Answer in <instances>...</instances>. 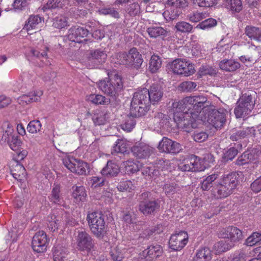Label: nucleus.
I'll return each instance as SVG.
<instances>
[{
	"label": "nucleus",
	"instance_id": "9b49d317",
	"mask_svg": "<svg viewBox=\"0 0 261 261\" xmlns=\"http://www.w3.org/2000/svg\"><path fill=\"white\" fill-rule=\"evenodd\" d=\"M77 248L81 251L90 252L94 246L91 236L85 230H79L76 239Z\"/></svg>",
	"mask_w": 261,
	"mask_h": 261
},
{
	"label": "nucleus",
	"instance_id": "f8f14e48",
	"mask_svg": "<svg viewBox=\"0 0 261 261\" xmlns=\"http://www.w3.org/2000/svg\"><path fill=\"white\" fill-rule=\"evenodd\" d=\"M48 242L46 233L43 231H39L33 237L32 247L35 252L43 253L46 251Z\"/></svg>",
	"mask_w": 261,
	"mask_h": 261
},
{
	"label": "nucleus",
	"instance_id": "79ce46f5",
	"mask_svg": "<svg viewBox=\"0 0 261 261\" xmlns=\"http://www.w3.org/2000/svg\"><path fill=\"white\" fill-rule=\"evenodd\" d=\"M225 6L227 9L236 13L240 12L243 9L241 0H226Z\"/></svg>",
	"mask_w": 261,
	"mask_h": 261
},
{
	"label": "nucleus",
	"instance_id": "4c0bfd02",
	"mask_svg": "<svg viewBox=\"0 0 261 261\" xmlns=\"http://www.w3.org/2000/svg\"><path fill=\"white\" fill-rule=\"evenodd\" d=\"M232 243H229L227 240H221L216 243L213 247V249L216 253H221L226 251L232 247Z\"/></svg>",
	"mask_w": 261,
	"mask_h": 261
},
{
	"label": "nucleus",
	"instance_id": "cd10ccee",
	"mask_svg": "<svg viewBox=\"0 0 261 261\" xmlns=\"http://www.w3.org/2000/svg\"><path fill=\"white\" fill-rule=\"evenodd\" d=\"M245 34L251 40L261 42V29L252 25H247Z\"/></svg>",
	"mask_w": 261,
	"mask_h": 261
},
{
	"label": "nucleus",
	"instance_id": "0e129e2a",
	"mask_svg": "<svg viewBox=\"0 0 261 261\" xmlns=\"http://www.w3.org/2000/svg\"><path fill=\"white\" fill-rule=\"evenodd\" d=\"M187 17L191 22L196 23L205 18V13L198 11L192 12L189 14Z\"/></svg>",
	"mask_w": 261,
	"mask_h": 261
},
{
	"label": "nucleus",
	"instance_id": "e433bc0d",
	"mask_svg": "<svg viewBox=\"0 0 261 261\" xmlns=\"http://www.w3.org/2000/svg\"><path fill=\"white\" fill-rule=\"evenodd\" d=\"M218 177V175L217 174H213L205 178L201 182V188L203 191H208L212 189L215 185V181Z\"/></svg>",
	"mask_w": 261,
	"mask_h": 261
},
{
	"label": "nucleus",
	"instance_id": "2f4dec72",
	"mask_svg": "<svg viewBox=\"0 0 261 261\" xmlns=\"http://www.w3.org/2000/svg\"><path fill=\"white\" fill-rule=\"evenodd\" d=\"M68 3V0H48L42 10L46 11L47 10L63 8Z\"/></svg>",
	"mask_w": 261,
	"mask_h": 261
},
{
	"label": "nucleus",
	"instance_id": "4d7b16f0",
	"mask_svg": "<svg viewBox=\"0 0 261 261\" xmlns=\"http://www.w3.org/2000/svg\"><path fill=\"white\" fill-rule=\"evenodd\" d=\"M182 13L181 10H178L173 8L172 10L165 11L164 13V17L167 21H173L176 19Z\"/></svg>",
	"mask_w": 261,
	"mask_h": 261
},
{
	"label": "nucleus",
	"instance_id": "774afa93",
	"mask_svg": "<svg viewBox=\"0 0 261 261\" xmlns=\"http://www.w3.org/2000/svg\"><path fill=\"white\" fill-rule=\"evenodd\" d=\"M261 241V233L253 232L246 240L247 246H252Z\"/></svg>",
	"mask_w": 261,
	"mask_h": 261
},
{
	"label": "nucleus",
	"instance_id": "a19ab883",
	"mask_svg": "<svg viewBox=\"0 0 261 261\" xmlns=\"http://www.w3.org/2000/svg\"><path fill=\"white\" fill-rule=\"evenodd\" d=\"M147 32L151 38H156L160 36L167 35V31L161 27H151L147 29Z\"/></svg>",
	"mask_w": 261,
	"mask_h": 261
},
{
	"label": "nucleus",
	"instance_id": "c85d7f7f",
	"mask_svg": "<svg viewBox=\"0 0 261 261\" xmlns=\"http://www.w3.org/2000/svg\"><path fill=\"white\" fill-rule=\"evenodd\" d=\"M11 173L14 178L20 181L23 180L27 175L24 167L19 164H17L11 169Z\"/></svg>",
	"mask_w": 261,
	"mask_h": 261
},
{
	"label": "nucleus",
	"instance_id": "39448f33",
	"mask_svg": "<svg viewBox=\"0 0 261 261\" xmlns=\"http://www.w3.org/2000/svg\"><path fill=\"white\" fill-rule=\"evenodd\" d=\"M86 219L93 234L97 238H103L107 229L104 215L100 212H93L87 215Z\"/></svg>",
	"mask_w": 261,
	"mask_h": 261
},
{
	"label": "nucleus",
	"instance_id": "bb28decb",
	"mask_svg": "<svg viewBox=\"0 0 261 261\" xmlns=\"http://www.w3.org/2000/svg\"><path fill=\"white\" fill-rule=\"evenodd\" d=\"M219 65L221 69L228 72L236 71L240 67V64L238 62L231 59L223 60L220 62Z\"/></svg>",
	"mask_w": 261,
	"mask_h": 261
},
{
	"label": "nucleus",
	"instance_id": "8fccbe9b",
	"mask_svg": "<svg viewBox=\"0 0 261 261\" xmlns=\"http://www.w3.org/2000/svg\"><path fill=\"white\" fill-rule=\"evenodd\" d=\"M137 117L134 116L130 113L129 116H127L125 121L121 124L122 129L127 132H130L135 127L136 124V120L135 118Z\"/></svg>",
	"mask_w": 261,
	"mask_h": 261
},
{
	"label": "nucleus",
	"instance_id": "de8ad7c7",
	"mask_svg": "<svg viewBox=\"0 0 261 261\" xmlns=\"http://www.w3.org/2000/svg\"><path fill=\"white\" fill-rule=\"evenodd\" d=\"M186 66V62L180 59H176L172 62L171 68L174 73L181 75L182 71H184L182 69Z\"/></svg>",
	"mask_w": 261,
	"mask_h": 261
},
{
	"label": "nucleus",
	"instance_id": "052dcab7",
	"mask_svg": "<svg viewBox=\"0 0 261 261\" xmlns=\"http://www.w3.org/2000/svg\"><path fill=\"white\" fill-rule=\"evenodd\" d=\"M168 4L178 10H182L188 7L187 0H168Z\"/></svg>",
	"mask_w": 261,
	"mask_h": 261
},
{
	"label": "nucleus",
	"instance_id": "473e14b6",
	"mask_svg": "<svg viewBox=\"0 0 261 261\" xmlns=\"http://www.w3.org/2000/svg\"><path fill=\"white\" fill-rule=\"evenodd\" d=\"M87 99L96 105H107L113 102V100L99 94H91L87 97Z\"/></svg>",
	"mask_w": 261,
	"mask_h": 261
},
{
	"label": "nucleus",
	"instance_id": "dca6fc26",
	"mask_svg": "<svg viewBox=\"0 0 261 261\" xmlns=\"http://www.w3.org/2000/svg\"><path fill=\"white\" fill-rule=\"evenodd\" d=\"M131 151L137 159H145L153 152V148L144 143H139L133 146Z\"/></svg>",
	"mask_w": 261,
	"mask_h": 261
},
{
	"label": "nucleus",
	"instance_id": "20e7f679",
	"mask_svg": "<svg viewBox=\"0 0 261 261\" xmlns=\"http://www.w3.org/2000/svg\"><path fill=\"white\" fill-rule=\"evenodd\" d=\"M198 117L197 113L189 109L185 112H175L173 119L178 128L189 133L197 127L196 119Z\"/></svg>",
	"mask_w": 261,
	"mask_h": 261
},
{
	"label": "nucleus",
	"instance_id": "c03bdc74",
	"mask_svg": "<svg viewBox=\"0 0 261 261\" xmlns=\"http://www.w3.org/2000/svg\"><path fill=\"white\" fill-rule=\"evenodd\" d=\"M259 50L257 47L254 45H250L246 53V57L249 62L256 61L259 58Z\"/></svg>",
	"mask_w": 261,
	"mask_h": 261
},
{
	"label": "nucleus",
	"instance_id": "6ab92c4d",
	"mask_svg": "<svg viewBox=\"0 0 261 261\" xmlns=\"http://www.w3.org/2000/svg\"><path fill=\"white\" fill-rule=\"evenodd\" d=\"M211 192L215 197L221 199L227 197L232 194L233 191L220 180L218 184L215 185V187L211 189Z\"/></svg>",
	"mask_w": 261,
	"mask_h": 261
},
{
	"label": "nucleus",
	"instance_id": "37998d69",
	"mask_svg": "<svg viewBox=\"0 0 261 261\" xmlns=\"http://www.w3.org/2000/svg\"><path fill=\"white\" fill-rule=\"evenodd\" d=\"M186 100H187V97L181 100L172 103V107L174 111V114L175 112H185L184 111L186 109H188L187 111H189L190 105Z\"/></svg>",
	"mask_w": 261,
	"mask_h": 261
},
{
	"label": "nucleus",
	"instance_id": "c756f323",
	"mask_svg": "<svg viewBox=\"0 0 261 261\" xmlns=\"http://www.w3.org/2000/svg\"><path fill=\"white\" fill-rule=\"evenodd\" d=\"M211 259V251L208 248L204 247L197 251L193 261H210Z\"/></svg>",
	"mask_w": 261,
	"mask_h": 261
},
{
	"label": "nucleus",
	"instance_id": "ddd939ff",
	"mask_svg": "<svg viewBox=\"0 0 261 261\" xmlns=\"http://www.w3.org/2000/svg\"><path fill=\"white\" fill-rule=\"evenodd\" d=\"M89 31V29L83 27L73 26L69 30L67 37L72 42L82 43L87 41L86 37Z\"/></svg>",
	"mask_w": 261,
	"mask_h": 261
},
{
	"label": "nucleus",
	"instance_id": "4be33fe9",
	"mask_svg": "<svg viewBox=\"0 0 261 261\" xmlns=\"http://www.w3.org/2000/svg\"><path fill=\"white\" fill-rule=\"evenodd\" d=\"M42 95V92L30 93L28 94H24L18 98L19 104L24 105L33 102H36L40 100V96Z\"/></svg>",
	"mask_w": 261,
	"mask_h": 261
},
{
	"label": "nucleus",
	"instance_id": "f3484780",
	"mask_svg": "<svg viewBox=\"0 0 261 261\" xmlns=\"http://www.w3.org/2000/svg\"><path fill=\"white\" fill-rule=\"evenodd\" d=\"M242 175V173L241 172H233L224 175L221 181L233 191L239 185L240 177Z\"/></svg>",
	"mask_w": 261,
	"mask_h": 261
},
{
	"label": "nucleus",
	"instance_id": "f257e3e1",
	"mask_svg": "<svg viewBox=\"0 0 261 261\" xmlns=\"http://www.w3.org/2000/svg\"><path fill=\"white\" fill-rule=\"evenodd\" d=\"M108 78L100 81L98 83L99 89L104 93L112 97L115 105H118L120 100L117 99L123 87V84L120 75L117 73L113 74L108 73Z\"/></svg>",
	"mask_w": 261,
	"mask_h": 261
},
{
	"label": "nucleus",
	"instance_id": "412c9836",
	"mask_svg": "<svg viewBox=\"0 0 261 261\" xmlns=\"http://www.w3.org/2000/svg\"><path fill=\"white\" fill-rule=\"evenodd\" d=\"M107 55L106 53L100 49H96L94 51H91V57L89 58V60L95 64L96 67H98L100 64L105 63Z\"/></svg>",
	"mask_w": 261,
	"mask_h": 261
},
{
	"label": "nucleus",
	"instance_id": "338daca9",
	"mask_svg": "<svg viewBox=\"0 0 261 261\" xmlns=\"http://www.w3.org/2000/svg\"><path fill=\"white\" fill-rule=\"evenodd\" d=\"M140 167V170L141 171V173L143 176H148L151 177L152 176H157L159 174L158 170L154 169L152 167L148 166H142L141 164Z\"/></svg>",
	"mask_w": 261,
	"mask_h": 261
},
{
	"label": "nucleus",
	"instance_id": "6e6552de",
	"mask_svg": "<svg viewBox=\"0 0 261 261\" xmlns=\"http://www.w3.org/2000/svg\"><path fill=\"white\" fill-rule=\"evenodd\" d=\"M186 100L190 105L189 109L198 116L202 110L208 111L209 107L213 106L207 97L202 95L187 97Z\"/></svg>",
	"mask_w": 261,
	"mask_h": 261
},
{
	"label": "nucleus",
	"instance_id": "72a5a7b5",
	"mask_svg": "<svg viewBox=\"0 0 261 261\" xmlns=\"http://www.w3.org/2000/svg\"><path fill=\"white\" fill-rule=\"evenodd\" d=\"M170 117L162 113H156L153 118V122L154 124H158L161 127L166 128L169 125Z\"/></svg>",
	"mask_w": 261,
	"mask_h": 261
},
{
	"label": "nucleus",
	"instance_id": "7ed1b4c3",
	"mask_svg": "<svg viewBox=\"0 0 261 261\" xmlns=\"http://www.w3.org/2000/svg\"><path fill=\"white\" fill-rule=\"evenodd\" d=\"M256 93L249 91L242 94L237 102L234 113L237 118L245 117L250 115L255 103Z\"/></svg>",
	"mask_w": 261,
	"mask_h": 261
},
{
	"label": "nucleus",
	"instance_id": "864d4df0",
	"mask_svg": "<svg viewBox=\"0 0 261 261\" xmlns=\"http://www.w3.org/2000/svg\"><path fill=\"white\" fill-rule=\"evenodd\" d=\"M68 25L66 17L63 15L58 16L53 19V26L57 29L64 28Z\"/></svg>",
	"mask_w": 261,
	"mask_h": 261
},
{
	"label": "nucleus",
	"instance_id": "603ef678",
	"mask_svg": "<svg viewBox=\"0 0 261 261\" xmlns=\"http://www.w3.org/2000/svg\"><path fill=\"white\" fill-rule=\"evenodd\" d=\"M217 24V21L216 19L210 18L206 19L198 24L195 27L196 29H199L202 30H206L211 29Z\"/></svg>",
	"mask_w": 261,
	"mask_h": 261
},
{
	"label": "nucleus",
	"instance_id": "b1692460",
	"mask_svg": "<svg viewBox=\"0 0 261 261\" xmlns=\"http://www.w3.org/2000/svg\"><path fill=\"white\" fill-rule=\"evenodd\" d=\"M68 252V250L66 247L60 244H56L53 248L54 260L64 261L65 255Z\"/></svg>",
	"mask_w": 261,
	"mask_h": 261
},
{
	"label": "nucleus",
	"instance_id": "49530a36",
	"mask_svg": "<svg viewBox=\"0 0 261 261\" xmlns=\"http://www.w3.org/2000/svg\"><path fill=\"white\" fill-rule=\"evenodd\" d=\"M131 54H129V50L128 53L121 52L117 55V62L122 65L132 67V62L130 59Z\"/></svg>",
	"mask_w": 261,
	"mask_h": 261
},
{
	"label": "nucleus",
	"instance_id": "9d476101",
	"mask_svg": "<svg viewBox=\"0 0 261 261\" xmlns=\"http://www.w3.org/2000/svg\"><path fill=\"white\" fill-rule=\"evenodd\" d=\"M63 163L68 169L78 175H86L87 171L89 172V166L83 161L74 158H65Z\"/></svg>",
	"mask_w": 261,
	"mask_h": 261
},
{
	"label": "nucleus",
	"instance_id": "58836bf2",
	"mask_svg": "<svg viewBox=\"0 0 261 261\" xmlns=\"http://www.w3.org/2000/svg\"><path fill=\"white\" fill-rule=\"evenodd\" d=\"M125 173L128 174H134L140 170V164L132 160H127L124 162Z\"/></svg>",
	"mask_w": 261,
	"mask_h": 261
},
{
	"label": "nucleus",
	"instance_id": "f704fd0d",
	"mask_svg": "<svg viewBox=\"0 0 261 261\" xmlns=\"http://www.w3.org/2000/svg\"><path fill=\"white\" fill-rule=\"evenodd\" d=\"M47 221L48 222V228L53 232L57 230L59 225L62 224L61 217L56 215L55 213L48 217Z\"/></svg>",
	"mask_w": 261,
	"mask_h": 261
},
{
	"label": "nucleus",
	"instance_id": "393cba45",
	"mask_svg": "<svg viewBox=\"0 0 261 261\" xmlns=\"http://www.w3.org/2000/svg\"><path fill=\"white\" fill-rule=\"evenodd\" d=\"M185 161L190 168H193L191 169V172L201 171L205 169V167L201 165L200 159L195 155H191Z\"/></svg>",
	"mask_w": 261,
	"mask_h": 261
},
{
	"label": "nucleus",
	"instance_id": "f03ea898",
	"mask_svg": "<svg viewBox=\"0 0 261 261\" xmlns=\"http://www.w3.org/2000/svg\"><path fill=\"white\" fill-rule=\"evenodd\" d=\"M150 99L147 89L143 88L134 94L130 103V114L134 116L141 117L149 110Z\"/></svg>",
	"mask_w": 261,
	"mask_h": 261
},
{
	"label": "nucleus",
	"instance_id": "0eeeda50",
	"mask_svg": "<svg viewBox=\"0 0 261 261\" xmlns=\"http://www.w3.org/2000/svg\"><path fill=\"white\" fill-rule=\"evenodd\" d=\"M207 122L216 128H220L226 122L228 111L224 108L216 110L215 106L209 107Z\"/></svg>",
	"mask_w": 261,
	"mask_h": 261
},
{
	"label": "nucleus",
	"instance_id": "69168bd1",
	"mask_svg": "<svg viewBox=\"0 0 261 261\" xmlns=\"http://www.w3.org/2000/svg\"><path fill=\"white\" fill-rule=\"evenodd\" d=\"M58 213L61 215V219L62 220V223H65L66 224L71 226L75 223L74 219L63 210H60Z\"/></svg>",
	"mask_w": 261,
	"mask_h": 261
},
{
	"label": "nucleus",
	"instance_id": "bf43d9fd",
	"mask_svg": "<svg viewBox=\"0 0 261 261\" xmlns=\"http://www.w3.org/2000/svg\"><path fill=\"white\" fill-rule=\"evenodd\" d=\"M259 152L256 149L245 151L243 153L248 163L257 160L259 155Z\"/></svg>",
	"mask_w": 261,
	"mask_h": 261
},
{
	"label": "nucleus",
	"instance_id": "680f3d73",
	"mask_svg": "<svg viewBox=\"0 0 261 261\" xmlns=\"http://www.w3.org/2000/svg\"><path fill=\"white\" fill-rule=\"evenodd\" d=\"M193 5L202 8L213 7L216 3V0H190Z\"/></svg>",
	"mask_w": 261,
	"mask_h": 261
},
{
	"label": "nucleus",
	"instance_id": "13d9d810",
	"mask_svg": "<svg viewBox=\"0 0 261 261\" xmlns=\"http://www.w3.org/2000/svg\"><path fill=\"white\" fill-rule=\"evenodd\" d=\"M201 75H215L217 73V69L212 66L205 65L201 66L199 70Z\"/></svg>",
	"mask_w": 261,
	"mask_h": 261
},
{
	"label": "nucleus",
	"instance_id": "6e6d98bb",
	"mask_svg": "<svg viewBox=\"0 0 261 261\" xmlns=\"http://www.w3.org/2000/svg\"><path fill=\"white\" fill-rule=\"evenodd\" d=\"M197 87V84L192 81H185L182 82L179 86V90L182 92H192L195 90Z\"/></svg>",
	"mask_w": 261,
	"mask_h": 261
},
{
	"label": "nucleus",
	"instance_id": "a211bd4d",
	"mask_svg": "<svg viewBox=\"0 0 261 261\" xmlns=\"http://www.w3.org/2000/svg\"><path fill=\"white\" fill-rule=\"evenodd\" d=\"M150 103L154 105L160 101L163 96L164 91L161 85L159 83H153L147 89Z\"/></svg>",
	"mask_w": 261,
	"mask_h": 261
},
{
	"label": "nucleus",
	"instance_id": "5701e85b",
	"mask_svg": "<svg viewBox=\"0 0 261 261\" xmlns=\"http://www.w3.org/2000/svg\"><path fill=\"white\" fill-rule=\"evenodd\" d=\"M162 231V225L161 224L157 225L156 226L152 228H147L143 230L139 234L138 239L139 242L142 243L144 240H149L153 233L155 232L158 233H160Z\"/></svg>",
	"mask_w": 261,
	"mask_h": 261
},
{
	"label": "nucleus",
	"instance_id": "423d86ee",
	"mask_svg": "<svg viewBox=\"0 0 261 261\" xmlns=\"http://www.w3.org/2000/svg\"><path fill=\"white\" fill-rule=\"evenodd\" d=\"M149 192H144L139 195L138 210L144 216L154 215L160 208V201L159 199H149L151 196Z\"/></svg>",
	"mask_w": 261,
	"mask_h": 261
},
{
	"label": "nucleus",
	"instance_id": "7c9ffc66",
	"mask_svg": "<svg viewBox=\"0 0 261 261\" xmlns=\"http://www.w3.org/2000/svg\"><path fill=\"white\" fill-rule=\"evenodd\" d=\"M129 54H131L130 59H132V67L138 69L139 68L142 63L143 59L142 55L139 53L136 48L133 47L129 49Z\"/></svg>",
	"mask_w": 261,
	"mask_h": 261
},
{
	"label": "nucleus",
	"instance_id": "a878e982",
	"mask_svg": "<svg viewBox=\"0 0 261 261\" xmlns=\"http://www.w3.org/2000/svg\"><path fill=\"white\" fill-rule=\"evenodd\" d=\"M163 253V249L159 245H151L143 251L146 257L150 259L156 258L161 256Z\"/></svg>",
	"mask_w": 261,
	"mask_h": 261
},
{
	"label": "nucleus",
	"instance_id": "1a4fd4ad",
	"mask_svg": "<svg viewBox=\"0 0 261 261\" xmlns=\"http://www.w3.org/2000/svg\"><path fill=\"white\" fill-rule=\"evenodd\" d=\"M220 237L227 239L229 243L234 244L242 240L246 236L244 231L238 228L231 226L221 230L219 234Z\"/></svg>",
	"mask_w": 261,
	"mask_h": 261
},
{
	"label": "nucleus",
	"instance_id": "ea45409f",
	"mask_svg": "<svg viewBox=\"0 0 261 261\" xmlns=\"http://www.w3.org/2000/svg\"><path fill=\"white\" fill-rule=\"evenodd\" d=\"M162 65L161 58L157 55H153L151 56L149 63V69L151 73H156L158 71Z\"/></svg>",
	"mask_w": 261,
	"mask_h": 261
},
{
	"label": "nucleus",
	"instance_id": "2eb2a0df",
	"mask_svg": "<svg viewBox=\"0 0 261 261\" xmlns=\"http://www.w3.org/2000/svg\"><path fill=\"white\" fill-rule=\"evenodd\" d=\"M158 149L161 152L173 154L178 153L181 149L180 144L166 137L160 142Z\"/></svg>",
	"mask_w": 261,
	"mask_h": 261
},
{
	"label": "nucleus",
	"instance_id": "09e8293b",
	"mask_svg": "<svg viewBox=\"0 0 261 261\" xmlns=\"http://www.w3.org/2000/svg\"><path fill=\"white\" fill-rule=\"evenodd\" d=\"M175 29L176 30V31L182 33H190L192 32L193 27L190 23L182 21L176 23L175 25Z\"/></svg>",
	"mask_w": 261,
	"mask_h": 261
},
{
	"label": "nucleus",
	"instance_id": "e2e57ef3",
	"mask_svg": "<svg viewBox=\"0 0 261 261\" xmlns=\"http://www.w3.org/2000/svg\"><path fill=\"white\" fill-rule=\"evenodd\" d=\"M238 153V150L237 149L234 147H230L224 153L222 156L223 161L225 162L231 161Z\"/></svg>",
	"mask_w": 261,
	"mask_h": 261
},
{
	"label": "nucleus",
	"instance_id": "aec40b11",
	"mask_svg": "<svg viewBox=\"0 0 261 261\" xmlns=\"http://www.w3.org/2000/svg\"><path fill=\"white\" fill-rule=\"evenodd\" d=\"M120 172L118 165L112 161H108L106 166L103 168L101 173L107 177L116 176Z\"/></svg>",
	"mask_w": 261,
	"mask_h": 261
},
{
	"label": "nucleus",
	"instance_id": "4468645a",
	"mask_svg": "<svg viewBox=\"0 0 261 261\" xmlns=\"http://www.w3.org/2000/svg\"><path fill=\"white\" fill-rule=\"evenodd\" d=\"M188 240V236L185 231L172 234L169 240V245L170 248L173 250H181L187 244Z\"/></svg>",
	"mask_w": 261,
	"mask_h": 261
},
{
	"label": "nucleus",
	"instance_id": "3c124183",
	"mask_svg": "<svg viewBox=\"0 0 261 261\" xmlns=\"http://www.w3.org/2000/svg\"><path fill=\"white\" fill-rule=\"evenodd\" d=\"M42 20V18L39 16L32 15L28 19V23L25 25L24 28L29 32L31 29H34Z\"/></svg>",
	"mask_w": 261,
	"mask_h": 261
},
{
	"label": "nucleus",
	"instance_id": "5fc2aeb1",
	"mask_svg": "<svg viewBox=\"0 0 261 261\" xmlns=\"http://www.w3.org/2000/svg\"><path fill=\"white\" fill-rule=\"evenodd\" d=\"M127 144L125 141L122 139H118L113 146L112 153L114 152L117 153H124L127 151Z\"/></svg>",
	"mask_w": 261,
	"mask_h": 261
},
{
	"label": "nucleus",
	"instance_id": "a18cd8bd",
	"mask_svg": "<svg viewBox=\"0 0 261 261\" xmlns=\"http://www.w3.org/2000/svg\"><path fill=\"white\" fill-rule=\"evenodd\" d=\"M49 199L55 204H62L63 200L61 196L60 186L56 185L53 188Z\"/></svg>",
	"mask_w": 261,
	"mask_h": 261
},
{
	"label": "nucleus",
	"instance_id": "c9c22d12",
	"mask_svg": "<svg viewBox=\"0 0 261 261\" xmlns=\"http://www.w3.org/2000/svg\"><path fill=\"white\" fill-rule=\"evenodd\" d=\"M72 196L76 203L83 202L86 200L87 194L83 186L73 187Z\"/></svg>",
	"mask_w": 261,
	"mask_h": 261
}]
</instances>
